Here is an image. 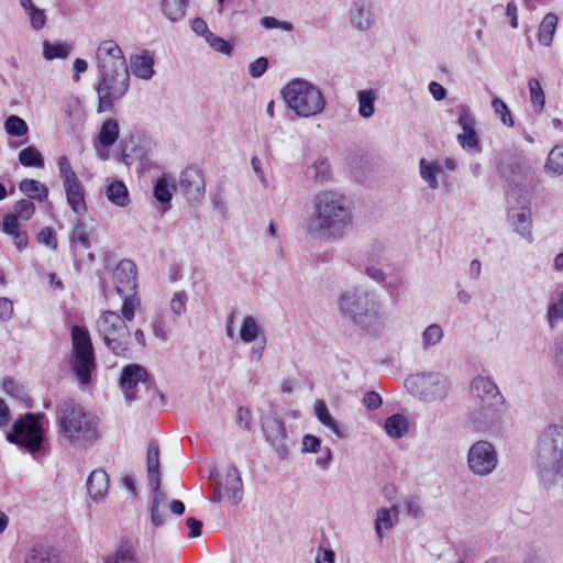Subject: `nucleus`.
<instances>
[{
  "label": "nucleus",
  "instance_id": "nucleus-1",
  "mask_svg": "<svg viewBox=\"0 0 563 563\" xmlns=\"http://www.w3.org/2000/svg\"><path fill=\"white\" fill-rule=\"evenodd\" d=\"M353 212L347 199L339 191L322 190L314 195L312 212L307 218V233L323 241H339L353 231Z\"/></svg>",
  "mask_w": 563,
  "mask_h": 563
},
{
  "label": "nucleus",
  "instance_id": "nucleus-2",
  "mask_svg": "<svg viewBox=\"0 0 563 563\" xmlns=\"http://www.w3.org/2000/svg\"><path fill=\"white\" fill-rule=\"evenodd\" d=\"M338 309L355 327L369 335L383 332L386 327V310L375 290L355 286L343 290L338 297Z\"/></svg>",
  "mask_w": 563,
  "mask_h": 563
},
{
  "label": "nucleus",
  "instance_id": "nucleus-3",
  "mask_svg": "<svg viewBox=\"0 0 563 563\" xmlns=\"http://www.w3.org/2000/svg\"><path fill=\"white\" fill-rule=\"evenodd\" d=\"M472 408L467 417L474 429L482 432H495L501 423L505 397L493 379L476 376L471 384Z\"/></svg>",
  "mask_w": 563,
  "mask_h": 563
},
{
  "label": "nucleus",
  "instance_id": "nucleus-4",
  "mask_svg": "<svg viewBox=\"0 0 563 563\" xmlns=\"http://www.w3.org/2000/svg\"><path fill=\"white\" fill-rule=\"evenodd\" d=\"M56 424L58 435L75 448H88L100 437L98 420L73 398L57 404Z\"/></svg>",
  "mask_w": 563,
  "mask_h": 563
},
{
  "label": "nucleus",
  "instance_id": "nucleus-5",
  "mask_svg": "<svg viewBox=\"0 0 563 563\" xmlns=\"http://www.w3.org/2000/svg\"><path fill=\"white\" fill-rule=\"evenodd\" d=\"M534 461L545 485L563 479V424L549 423L541 429L536 440Z\"/></svg>",
  "mask_w": 563,
  "mask_h": 563
},
{
  "label": "nucleus",
  "instance_id": "nucleus-6",
  "mask_svg": "<svg viewBox=\"0 0 563 563\" xmlns=\"http://www.w3.org/2000/svg\"><path fill=\"white\" fill-rule=\"evenodd\" d=\"M287 107L297 115L309 118L320 114L325 107V98L321 90L305 79H294L282 90Z\"/></svg>",
  "mask_w": 563,
  "mask_h": 563
},
{
  "label": "nucleus",
  "instance_id": "nucleus-7",
  "mask_svg": "<svg viewBox=\"0 0 563 563\" xmlns=\"http://www.w3.org/2000/svg\"><path fill=\"white\" fill-rule=\"evenodd\" d=\"M126 320L112 310L101 313L97 320V332L102 339L106 347L115 356L128 357L131 345V332Z\"/></svg>",
  "mask_w": 563,
  "mask_h": 563
},
{
  "label": "nucleus",
  "instance_id": "nucleus-8",
  "mask_svg": "<svg viewBox=\"0 0 563 563\" xmlns=\"http://www.w3.org/2000/svg\"><path fill=\"white\" fill-rule=\"evenodd\" d=\"M43 419H45L44 413H26L16 419L7 433V440L37 460L45 442V430L41 423Z\"/></svg>",
  "mask_w": 563,
  "mask_h": 563
},
{
  "label": "nucleus",
  "instance_id": "nucleus-9",
  "mask_svg": "<svg viewBox=\"0 0 563 563\" xmlns=\"http://www.w3.org/2000/svg\"><path fill=\"white\" fill-rule=\"evenodd\" d=\"M70 367L81 385L90 383L96 369V358L89 331L80 325H73Z\"/></svg>",
  "mask_w": 563,
  "mask_h": 563
},
{
  "label": "nucleus",
  "instance_id": "nucleus-10",
  "mask_svg": "<svg viewBox=\"0 0 563 563\" xmlns=\"http://www.w3.org/2000/svg\"><path fill=\"white\" fill-rule=\"evenodd\" d=\"M507 222L511 231L529 244L534 242L531 198L527 191L512 189L507 196Z\"/></svg>",
  "mask_w": 563,
  "mask_h": 563
},
{
  "label": "nucleus",
  "instance_id": "nucleus-11",
  "mask_svg": "<svg viewBox=\"0 0 563 563\" xmlns=\"http://www.w3.org/2000/svg\"><path fill=\"white\" fill-rule=\"evenodd\" d=\"M130 87L129 68L98 70L96 92L99 113L111 111L114 102L125 96Z\"/></svg>",
  "mask_w": 563,
  "mask_h": 563
},
{
  "label": "nucleus",
  "instance_id": "nucleus-12",
  "mask_svg": "<svg viewBox=\"0 0 563 563\" xmlns=\"http://www.w3.org/2000/svg\"><path fill=\"white\" fill-rule=\"evenodd\" d=\"M117 294L122 298L121 313L126 320H133L135 310L141 305L136 292V266L130 260L118 263L112 273Z\"/></svg>",
  "mask_w": 563,
  "mask_h": 563
},
{
  "label": "nucleus",
  "instance_id": "nucleus-13",
  "mask_svg": "<svg viewBox=\"0 0 563 563\" xmlns=\"http://www.w3.org/2000/svg\"><path fill=\"white\" fill-rule=\"evenodd\" d=\"M451 385L450 377L441 372H422L406 379L408 390L427 402L446 398Z\"/></svg>",
  "mask_w": 563,
  "mask_h": 563
},
{
  "label": "nucleus",
  "instance_id": "nucleus-14",
  "mask_svg": "<svg viewBox=\"0 0 563 563\" xmlns=\"http://www.w3.org/2000/svg\"><path fill=\"white\" fill-rule=\"evenodd\" d=\"M468 471L478 477L489 476L498 466V453L495 445L487 440L473 443L466 455Z\"/></svg>",
  "mask_w": 563,
  "mask_h": 563
},
{
  "label": "nucleus",
  "instance_id": "nucleus-15",
  "mask_svg": "<svg viewBox=\"0 0 563 563\" xmlns=\"http://www.w3.org/2000/svg\"><path fill=\"white\" fill-rule=\"evenodd\" d=\"M95 62L97 71L129 68L123 51L113 40H103L98 44Z\"/></svg>",
  "mask_w": 563,
  "mask_h": 563
},
{
  "label": "nucleus",
  "instance_id": "nucleus-16",
  "mask_svg": "<svg viewBox=\"0 0 563 563\" xmlns=\"http://www.w3.org/2000/svg\"><path fill=\"white\" fill-rule=\"evenodd\" d=\"M179 189L190 203L200 201L205 197L206 183L203 175L197 167L189 166L179 175Z\"/></svg>",
  "mask_w": 563,
  "mask_h": 563
},
{
  "label": "nucleus",
  "instance_id": "nucleus-17",
  "mask_svg": "<svg viewBox=\"0 0 563 563\" xmlns=\"http://www.w3.org/2000/svg\"><path fill=\"white\" fill-rule=\"evenodd\" d=\"M475 118L470 109L465 104L457 107V124L462 129V133L457 134V142L465 151L477 150L479 140L475 130Z\"/></svg>",
  "mask_w": 563,
  "mask_h": 563
},
{
  "label": "nucleus",
  "instance_id": "nucleus-18",
  "mask_svg": "<svg viewBox=\"0 0 563 563\" xmlns=\"http://www.w3.org/2000/svg\"><path fill=\"white\" fill-rule=\"evenodd\" d=\"M262 427L266 440L271 443L278 457L285 459L288 454V446L284 422L275 417H265L262 420Z\"/></svg>",
  "mask_w": 563,
  "mask_h": 563
},
{
  "label": "nucleus",
  "instance_id": "nucleus-19",
  "mask_svg": "<svg viewBox=\"0 0 563 563\" xmlns=\"http://www.w3.org/2000/svg\"><path fill=\"white\" fill-rule=\"evenodd\" d=\"M349 21L360 32L368 31L375 23L373 4L369 0H354L349 9Z\"/></svg>",
  "mask_w": 563,
  "mask_h": 563
},
{
  "label": "nucleus",
  "instance_id": "nucleus-20",
  "mask_svg": "<svg viewBox=\"0 0 563 563\" xmlns=\"http://www.w3.org/2000/svg\"><path fill=\"white\" fill-rule=\"evenodd\" d=\"M225 501L230 505H238L243 498V484L240 473L235 466H229L225 472L224 482H218Z\"/></svg>",
  "mask_w": 563,
  "mask_h": 563
},
{
  "label": "nucleus",
  "instance_id": "nucleus-21",
  "mask_svg": "<svg viewBox=\"0 0 563 563\" xmlns=\"http://www.w3.org/2000/svg\"><path fill=\"white\" fill-rule=\"evenodd\" d=\"M87 492L95 503L102 501L110 487L109 475L103 470H93L87 478Z\"/></svg>",
  "mask_w": 563,
  "mask_h": 563
},
{
  "label": "nucleus",
  "instance_id": "nucleus-22",
  "mask_svg": "<svg viewBox=\"0 0 563 563\" xmlns=\"http://www.w3.org/2000/svg\"><path fill=\"white\" fill-rule=\"evenodd\" d=\"M67 203L77 216H84L87 212L85 199V188L80 180L64 185Z\"/></svg>",
  "mask_w": 563,
  "mask_h": 563
},
{
  "label": "nucleus",
  "instance_id": "nucleus-23",
  "mask_svg": "<svg viewBox=\"0 0 563 563\" xmlns=\"http://www.w3.org/2000/svg\"><path fill=\"white\" fill-rule=\"evenodd\" d=\"M132 74L143 80H150L154 75V58L148 52L135 54L130 57Z\"/></svg>",
  "mask_w": 563,
  "mask_h": 563
},
{
  "label": "nucleus",
  "instance_id": "nucleus-24",
  "mask_svg": "<svg viewBox=\"0 0 563 563\" xmlns=\"http://www.w3.org/2000/svg\"><path fill=\"white\" fill-rule=\"evenodd\" d=\"M147 479L151 490L161 487L159 451L155 442H151L147 448Z\"/></svg>",
  "mask_w": 563,
  "mask_h": 563
},
{
  "label": "nucleus",
  "instance_id": "nucleus-25",
  "mask_svg": "<svg viewBox=\"0 0 563 563\" xmlns=\"http://www.w3.org/2000/svg\"><path fill=\"white\" fill-rule=\"evenodd\" d=\"M147 378L146 369L137 364L126 365L120 377V386L123 390H130L136 387L139 383L145 382Z\"/></svg>",
  "mask_w": 563,
  "mask_h": 563
},
{
  "label": "nucleus",
  "instance_id": "nucleus-26",
  "mask_svg": "<svg viewBox=\"0 0 563 563\" xmlns=\"http://www.w3.org/2000/svg\"><path fill=\"white\" fill-rule=\"evenodd\" d=\"M152 493L151 521L155 527H161L166 521L167 496L161 490V487L157 490H152Z\"/></svg>",
  "mask_w": 563,
  "mask_h": 563
},
{
  "label": "nucleus",
  "instance_id": "nucleus-27",
  "mask_svg": "<svg viewBox=\"0 0 563 563\" xmlns=\"http://www.w3.org/2000/svg\"><path fill=\"white\" fill-rule=\"evenodd\" d=\"M398 520V510L391 508H379L376 512L375 532L379 540L384 538V530H390Z\"/></svg>",
  "mask_w": 563,
  "mask_h": 563
},
{
  "label": "nucleus",
  "instance_id": "nucleus-28",
  "mask_svg": "<svg viewBox=\"0 0 563 563\" xmlns=\"http://www.w3.org/2000/svg\"><path fill=\"white\" fill-rule=\"evenodd\" d=\"M420 176L428 187L432 190L439 188L438 176L442 173V166L439 162L421 158L419 162Z\"/></svg>",
  "mask_w": 563,
  "mask_h": 563
},
{
  "label": "nucleus",
  "instance_id": "nucleus-29",
  "mask_svg": "<svg viewBox=\"0 0 563 563\" xmlns=\"http://www.w3.org/2000/svg\"><path fill=\"white\" fill-rule=\"evenodd\" d=\"M260 338H265L260 322L253 316L244 317L240 329L241 341L244 343H252Z\"/></svg>",
  "mask_w": 563,
  "mask_h": 563
},
{
  "label": "nucleus",
  "instance_id": "nucleus-30",
  "mask_svg": "<svg viewBox=\"0 0 563 563\" xmlns=\"http://www.w3.org/2000/svg\"><path fill=\"white\" fill-rule=\"evenodd\" d=\"M189 0H162L161 8L164 16L170 22L181 21L186 15Z\"/></svg>",
  "mask_w": 563,
  "mask_h": 563
},
{
  "label": "nucleus",
  "instance_id": "nucleus-31",
  "mask_svg": "<svg viewBox=\"0 0 563 563\" xmlns=\"http://www.w3.org/2000/svg\"><path fill=\"white\" fill-rule=\"evenodd\" d=\"M73 51V45L67 42L43 41V57L45 60L65 59Z\"/></svg>",
  "mask_w": 563,
  "mask_h": 563
},
{
  "label": "nucleus",
  "instance_id": "nucleus-32",
  "mask_svg": "<svg viewBox=\"0 0 563 563\" xmlns=\"http://www.w3.org/2000/svg\"><path fill=\"white\" fill-rule=\"evenodd\" d=\"M377 92L374 89H363L357 92L358 115L369 119L375 113Z\"/></svg>",
  "mask_w": 563,
  "mask_h": 563
},
{
  "label": "nucleus",
  "instance_id": "nucleus-33",
  "mask_svg": "<svg viewBox=\"0 0 563 563\" xmlns=\"http://www.w3.org/2000/svg\"><path fill=\"white\" fill-rule=\"evenodd\" d=\"M314 415L321 424L329 428L336 437L344 438L345 432L341 429L339 423L333 419L328 410L327 405L322 400L314 402Z\"/></svg>",
  "mask_w": 563,
  "mask_h": 563
},
{
  "label": "nucleus",
  "instance_id": "nucleus-34",
  "mask_svg": "<svg viewBox=\"0 0 563 563\" xmlns=\"http://www.w3.org/2000/svg\"><path fill=\"white\" fill-rule=\"evenodd\" d=\"M443 338V328L439 323H431L421 333V349L428 352L438 346Z\"/></svg>",
  "mask_w": 563,
  "mask_h": 563
},
{
  "label": "nucleus",
  "instance_id": "nucleus-35",
  "mask_svg": "<svg viewBox=\"0 0 563 563\" xmlns=\"http://www.w3.org/2000/svg\"><path fill=\"white\" fill-rule=\"evenodd\" d=\"M107 198L118 207H125L130 202L126 186L121 180H112L106 189Z\"/></svg>",
  "mask_w": 563,
  "mask_h": 563
},
{
  "label": "nucleus",
  "instance_id": "nucleus-36",
  "mask_svg": "<svg viewBox=\"0 0 563 563\" xmlns=\"http://www.w3.org/2000/svg\"><path fill=\"white\" fill-rule=\"evenodd\" d=\"M384 429L393 439L402 438L409 429L408 420L400 413H395L385 420Z\"/></svg>",
  "mask_w": 563,
  "mask_h": 563
},
{
  "label": "nucleus",
  "instance_id": "nucleus-37",
  "mask_svg": "<svg viewBox=\"0 0 563 563\" xmlns=\"http://www.w3.org/2000/svg\"><path fill=\"white\" fill-rule=\"evenodd\" d=\"M24 563H58V558L52 548L36 545L27 552Z\"/></svg>",
  "mask_w": 563,
  "mask_h": 563
},
{
  "label": "nucleus",
  "instance_id": "nucleus-38",
  "mask_svg": "<svg viewBox=\"0 0 563 563\" xmlns=\"http://www.w3.org/2000/svg\"><path fill=\"white\" fill-rule=\"evenodd\" d=\"M119 137V124L114 119H107L98 134V142L104 148L111 147Z\"/></svg>",
  "mask_w": 563,
  "mask_h": 563
},
{
  "label": "nucleus",
  "instance_id": "nucleus-39",
  "mask_svg": "<svg viewBox=\"0 0 563 563\" xmlns=\"http://www.w3.org/2000/svg\"><path fill=\"white\" fill-rule=\"evenodd\" d=\"M20 190L31 199L44 201L48 197V188L38 180L23 179L19 186Z\"/></svg>",
  "mask_w": 563,
  "mask_h": 563
},
{
  "label": "nucleus",
  "instance_id": "nucleus-40",
  "mask_svg": "<svg viewBox=\"0 0 563 563\" xmlns=\"http://www.w3.org/2000/svg\"><path fill=\"white\" fill-rule=\"evenodd\" d=\"M558 18L553 13L547 14L540 23L538 40L544 46H550L556 30Z\"/></svg>",
  "mask_w": 563,
  "mask_h": 563
},
{
  "label": "nucleus",
  "instance_id": "nucleus-41",
  "mask_svg": "<svg viewBox=\"0 0 563 563\" xmlns=\"http://www.w3.org/2000/svg\"><path fill=\"white\" fill-rule=\"evenodd\" d=\"M106 563H136L135 545L132 541H123Z\"/></svg>",
  "mask_w": 563,
  "mask_h": 563
},
{
  "label": "nucleus",
  "instance_id": "nucleus-42",
  "mask_svg": "<svg viewBox=\"0 0 563 563\" xmlns=\"http://www.w3.org/2000/svg\"><path fill=\"white\" fill-rule=\"evenodd\" d=\"M545 320L551 330L555 329L559 322L563 321V291L558 292V298H551Z\"/></svg>",
  "mask_w": 563,
  "mask_h": 563
},
{
  "label": "nucleus",
  "instance_id": "nucleus-43",
  "mask_svg": "<svg viewBox=\"0 0 563 563\" xmlns=\"http://www.w3.org/2000/svg\"><path fill=\"white\" fill-rule=\"evenodd\" d=\"M544 168L548 174L554 176L563 174V143L550 151Z\"/></svg>",
  "mask_w": 563,
  "mask_h": 563
},
{
  "label": "nucleus",
  "instance_id": "nucleus-44",
  "mask_svg": "<svg viewBox=\"0 0 563 563\" xmlns=\"http://www.w3.org/2000/svg\"><path fill=\"white\" fill-rule=\"evenodd\" d=\"M175 184L164 175L159 177L154 185V197L162 205H169L173 198Z\"/></svg>",
  "mask_w": 563,
  "mask_h": 563
},
{
  "label": "nucleus",
  "instance_id": "nucleus-45",
  "mask_svg": "<svg viewBox=\"0 0 563 563\" xmlns=\"http://www.w3.org/2000/svg\"><path fill=\"white\" fill-rule=\"evenodd\" d=\"M19 163L25 167L43 168L44 157L36 147L29 146L19 153Z\"/></svg>",
  "mask_w": 563,
  "mask_h": 563
},
{
  "label": "nucleus",
  "instance_id": "nucleus-46",
  "mask_svg": "<svg viewBox=\"0 0 563 563\" xmlns=\"http://www.w3.org/2000/svg\"><path fill=\"white\" fill-rule=\"evenodd\" d=\"M69 242L73 247L80 245L85 250L90 249L91 242L86 230V224L81 220H77L73 230L69 232Z\"/></svg>",
  "mask_w": 563,
  "mask_h": 563
},
{
  "label": "nucleus",
  "instance_id": "nucleus-47",
  "mask_svg": "<svg viewBox=\"0 0 563 563\" xmlns=\"http://www.w3.org/2000/svg\"><path fill=\"white\" fill-rule=\"evenodd\" d=\"M528 88L530 93V101L534 111L540 113L545 104V95L540 85V81L536 78H531L528 81Z\"/></svg>",
  "mask_w": 563,
  "mask_h": 563
},
{
  "label": "nucleus",
  "instance_id": "nucleus-48",
  "mask_svg": "<svg viewBox=\"0 0 563 563\" xmlns=\"http://www.w3.org/2000/svg\"><path fill=\"white\" fill-rule=\"evenodd\" d=\"M4 130L11 136L21 137L27 134L29 126L22 118L12 114L4 121Z\"/></svg>",
  "mask_w": 563,
  "mask_h": 563
},
{
  "label": "nucleus",
  "instance_id": "nucleus-49",
  "mask_svg": "<svg viewBox=\"0 0 563 563\" xmlns=\"http://www.w3.org/2000/svg\"><path fill=\"white\" fill-rule=\"evenodd\" d=\"M551 360L558 375L563 379V334L558 335L552 343Z\"/></svg>",
  "mask_w": 563,
  "mask_h": 563
},
{
  "label": "nucleus",
  "instance_id": "nucleus-50",
  "mask_svg": "<svg viewBox=\"0 0 563 563\" xmlns=\"http://www.w3.org/2000/svg\"><path fill=\"white\" fill-rule=\"evenodd\" d=\"M57 167L59 172V176L63 180V186L67 184H71L78 181L76 173L74 172L70 162L66 155H62L57 161Z\"/></svg>",
  "mask_w": 563,
  "mask_h": 563
},
{
  "label": "nucleus",
  "instance_id": "nucleus-51",
  "mask_svg": "<svg viewBox=\"0 0 563 563\" xmlns=\"http://www.w3.org/2000/svg\"><path fill=\"white\" fill-rule=\"evenodd\" d=\"M314 179L320 183H324L331 179L332 169L330 162L324 157H318L313 165Z\"/></svg>",
  "mask_w": 563,
  "mask_h": 563
},
{
  "label": "nucleus",
  "instance_id": "nucleus-52",
  "mask_svg": "<svg viewBox=\"0 0 563 563\" xmlns=\"http://www.w3.org/2000/svg\"><path fill=\"white\" fill-rule=\"evenodd\" d=\"M492 108L494 113L500 119L503 124L506 126H514V119L510 113L508 106L499 98H494L492 100Z\"/></svg>",
  "mask_w": 563,
  "mask_h": 563
},
{
  "label": "nucleus",
  "instance_id": "nucleus-53",
  "mask_svg": "<svg viewBox=\"0 0 563 563\" xmlns=\"http://www.w3.org/2000/svg\"><path fill=\"white\" fill-rule=\"evenodd\" d=\"M205 40L213 51L225 55L232 54L233 47L224 38L213 34L212 32L208 34Z\"/></svg>",
  "mask_w": 563,
  "mask_h": 563
},
{
  "label": "nucleus",
  "instance_id": "nucleus-54",
  "mask_svg": "<svg viewBox=\"0 0 563 563\" xmlns=\"http://www.w3.org/2000/svg\"><path fill=\"white\" fill-rule=\"evenodd\" d=\"M29 16L31 27L34 31L42 30L46 24L45 10L37 8L36 5L25 13Z\"/></svg>",
  "mask_w": 563,
  "mask_h": 563
},
{
  "label": "nucleus",
  "instance_id": "nucleus-55",
  "mask_svg": "<svg viewBox=\"0 0 563 563\" xmlns=\"http://www.w3.org/2000/svg\"><path fill=\"white\" fill-rule=\"evenodd\" d=\"M13 210L14 213L12 216H15V218L29 220L35 211V206L29 199H21L14 205Z\"/></svg>",
  "mask_w": 563,
  "mask_h": 563
},
{
  "label": "nucleus",
  "instance_id": "nucleus-56",
  "mask_svg": "<svg viewBox=\"0 0 563 563\" xmlns=\"http://www.w3.org/2000/svg\"><path fill=\"white\" fill-rule=\"evenodd\" d=\"M187 301H188V295L186 291L181 290V291L175 292L174 296L172 297L170 303H169V307H170V310L173 311V313H175L178 317L184 314L186 312Z\"/></svg>",
  "mask_w": 563,
  "mask_h": 563
},
{
  "label": "nucleus",
  "instance_id": "nucleus-57",
  "mask_svg": "<svg viewBox=\"0 0 563 563\" xmlns=\"http://www.w3.org/2000/svg\"><path fill=\"white\" fill-rule=\"evenodd\" d=\"M261 25L267 30L272 29H282L284 31H291L292 24L286 21H279L278 19L274 16H264L260 21Z\"/></svg>",
  "mask_w": 563,
  "mask_h": 563
},
{
  "label": "nucleus",
  "instance_id": "nucleus-58",
  "mask_svg": "<svg viewBox=\"0 0 563 563\" xmlns=\"http://www.w3.org/2000/svg\"><path fill=\"white\" fill-rule=\"evenodd\" d=\"M268 67V59L266 57H258L249 65V74L252 78L262 77Z\"/></svg>",
  "mask_w": 563,
  "mask_h": 563
},
{
  "label": "nucleus",
  "instance_id": "nucleus-59",
  "mask_svg": "<svg viewBox=\"0 0 563 563\" xmlns=\"http://www.w3.org/2000/svg\"><path fill=\"white\" fill-rule=\"evenodd\" d=\"M37 242L52 250L57 249V240L51 228H44L38 232Z\"/></svg>",
  "mask_w": 563,
  "mask_h": 563
},
{
  "label": "nucleus",
  "instance_id": "nucleus-60",
  "mask_svg": "<svg viewBox=\"0 0 563 563\" xmlns=\"http://www.w3.org/2000/svg\"><path fill=\"white\" fill-rule=\"evenodd\" d=\"M321 449V440L312 434H306L302 438V452L317 453Z\"/></svg>",
  "mask_w": 563,
  "mask_h": 563
},
{
  "label": "nucleus",
  "instance_id": "nucleus-61",
  "mask_svg": "<svg viewBox=\"0 0 563 563\" xmlns=\"http://www.w3.org/2000/svg\"><path fill=\"white\" fill-rule=\"evenodd\" d=\"M2 231L10 236L20 232V224L18 222V218H15V216L12 214L4 216L2 222Z\"/></svg>",
  "mask_w": 563,
  "mask_h": 563
},
{
  "label": "nucleus",
  "instance_id": "nucleus-62",
  "mask_svg": "<svg viewBox=\"0 0 563 563\" xmlns=\"http://www.w3.org/2000/svg\"><path fill=\"white\" fill-rule=\"evenodd\" d=\"M13 302L7 297H0V321L7 322L13 316Z\"/></svg>",
  "mask_w": 563,
  "mask_h": 563
},
{
  "label": "nucleus",
  "instance_id": "nucleus-63",
  "mask_svg": "<svg viewBox=\"0 0 563 563\" xmlns=\"http://www.w3.org/2000/svg\"><path fill=\"white\" fill-rule=\"evenodd\" d=\"M236 423L240 428L244 430L251 429L252 413L250 409L245 407H240L236 411Z\"/></svg>",
  "mask_w": 563,
  "mask_h": 563
},
{
  "label": "nucleus",
  "instance_id": "nucleus-64",
  "mask_svg": "<svg viewBox=\"0 0 563 563\" xmlns=\"http://www.w3.org/2000/svg\"><path fill=\"white\" fill-rule=\"evenodd\" d=\"M364 273L367 277L382 285L387 279V275L382 271V268L375 265H365Z\"/></svg>",
  "mask_w": 563,
  "mask_h": 563
}]
</instances>
